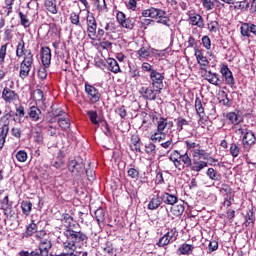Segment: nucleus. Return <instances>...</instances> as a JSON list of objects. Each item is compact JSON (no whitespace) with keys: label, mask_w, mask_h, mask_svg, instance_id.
<instances>
[{"label":"nucleus","mask_w":256,"mask_h":256,"mask_svg":"<svg viewBox=\"0 0 256 256\" xmlns=\"http://www.w3.org/2000/svg\"><path fill=\"white\" fill-rule=\"evenodd\" d=\"M106 63L108 65L109 71H111L112 73H121V68L119 67V63L117 62V60L113 58H108Z\"/></svg>","instance_id":"nucleus-25"},{"label":"nucleus","mask_w":256,"mask_h":256,"mask_svg":"<svg viewBox=\"0 0 256 256\" xmlns=\"http://www.w3.org/2000/svg\"><path fill=\"white\" fill-rule=\"evenodd\" d=\"M128 177H131V179H139V170L135 168H130L128 171Z\"/></svg>","instance_id":"nucleus-61"},{"label":"nucleus","mask_w":256,"mask_h":256,"mask_svg":"<svg viewBox=\"0 0 256 256\" xmlns=\"http://www.w3.org/2000/svg\"><path fill=\"white\" fill-rule=\"evenodd\" d=\"M241 135H244L242 138L243 149L249 153V151H251V147L256 143L255 133L246 129V131L241 130Z\"/></svg>","instance_id":"nucleus-5"},{"label":"nucleus","mask_w":256,"mask_h":256,"mask_svg":"<svg viewBox=\"0 0 256 256\" xmlns=\"http://www.w3.org/2000/svg\"><path fill=\"white\" fill-rule=\"evenodd\" d=\"M94 216L98 225H100V223H103V221H105V210H103V208H98L94 212Z\"/></svg>","instance_id":"nucleus-35"},{"label":"nucleus","mask_w":256,"mask_h":256,"mask_svg":"<svg viewBox=\"0 0 256 256\" xmlns=\"http://www.w3.org/2000/svg\"><path fill=\"white\" fill-rule=\"evenodd\" d=\"M193 156L200 157V158L202 157L203 159H207V152H205V150L196 149L193 152Z\"/></svg>","instance_id":"nucleus-63"},{"label":"nucleus","mask_w":256,"mask_h":256,"mask_svg":"<svg viewBox=\"0 0 256 256\" xmlns=\"http://www.w3.org/2000/svg\"><path fill=\"white\" fill-rule=\"evenodd\" d=\"M160 199L162 200L163 203L166 205H175L177 203L178 198L175 194H169L167 192H164L161 196Z\"/></svg>","instance_id":"nucleus-21"},{"label":"nucleus","mask_w":256,"mask_h":256,"mask_svg":"<svg viewBox=\"0 0 256 256\" xmlns=\"http://www.w3.org/2000/svg\"><path fill=\"white\" fill-rule=\"evenodd\" d=\"M51 247H53L51 239H42L40 240L38 249L31 252L22 250L19 252V256H49V251H51Z\"/></svg>","instance_id":"nucleus-3"},{"label":"nucleus","mask_w":256,"mask_h":256,"mask_svg":"<svg viewBox=\"0 0 256 256\" xmlns=\"http://www.w3.org/2000/svg\"><path fill=\"white\" fill-rule=\"evenodd\" d=\"M7 135H9V124H3L0 133V138L7 139Z\"/></svg>","instance_id":"nucleus-60"},{"label":"nucleus","mask_w":256,"mask_h":256,"mask_svg":"<svg viewBox=\"0 0 256 256\" xmlns=\"http://www.w3.org/2000/svg\"><path fill=\"white\" fill-rule=\"evenodd\" d=\"M0 208L4 211L5 215L9 216L13 213V202L9 201V195L0 200Z\"/></svg>","instance_id":"nucleus-14"},{"label":"nucleus","mask_w":256,"mask_h":256,"mask_svg":"<svg viewBox=\"0 0 256 256\" xmlns=\"http://www.w3.org/2000/svg\"><path fill=\"white\" fill-rule=\"evenodd\" d=\"M63 249H65V251H75L77 246H75V242H73L71 238H67V241L63 243Z\"/></svg>","instance_id":"nucleus-42"},{"label":"nucleus","mask_w":256,"mask_h":256,"mask_svg":"<svg viewBox=\"0 0 256 256\" xmlns=\"http://www.w3.org/2000/svg\"><path fill=\"white\" fill-rule=\"evenodd\" d=\"M240 148H239V144H231L230 146V155H232V157H239V153H240Z\"/></svg>","instance_id":"nucleus-53"},{"label":"nucleus","mask_w":256,"mask_h":256,"mask_svg":"<svg viewBox=\"0 0 256 256\" xmlns=\"http://www.w3.org/2000/svg\"><path fill=\"white\" fill-rule=\"evenodd\" d=\"M221 97L222 99L219 100L220 105H223L224 107H231V105H233V102L229 99L227 92L222 91Z\"/></svg>","instance_id":"nucleus-34"},{"label":"nucleus","mask_w":256,"mask_h":256,"mask_svg":"<svg viewBox=\"0 0 256 256\" xmlns=\"http://www.w3.org/2000/svg\"><path fill=\"white\" fill-rule=\"evenodd\" d=\"M115 113H117L121 119H125V117H127V110L125 109V106L116 108Z\"/></svg>","instance_id":"nucleus-59"},{"label":"nucleus","mask_w":256,"mask_h":256,"mask_svg":"<svg viewBox=\"0 0 256 256\" xmlns=\"http://www.w3.org/2000/svg\"><path fill=\"white\" fill-rule=\"evenodd\" d=\"M16 159L20 163H25V161H27V152H25V150H19L16 153Z\"/></svg>","instance_id":"nucleus-51"},{"label":"nucleus","mask_w":256,"mask_h":256,"mask_svg":"<svg viewBox=\"0 0 256 256\" xmlns=\"http://www.w3.org/2000/svg\"><path fill=\"white\" fill-rule=\"evenodd\" d=\"M44 5L49 13L57 15V0H45Z\"/></svg>","instance_id":"nucleus-28"},{"label":"nucleus","mask_w":256,"mask_h":256,"mask_svg":"<svg viewBox=\"0 0 256 256\" xmlns=\"http://www.w3.org/2000/svg\"><path fill=\"white\" fill-rule=\"evenodd\" d=\"M64 235L67 239H71L76 247H80L81 243L87 242V235L80 231L77 232L68 228L64 231Z\"/></svg>","instance_id":"nucleus-4"},{"label":"nucleus","mask_w":256,"mask_h":256,"mask_svg":"<svg viewBox=\"0 0 256 256\" xmlns=\"http://www.w3.org/2000/svg\"><path fill=\"white\" fill-rule=\"evenodd\" d=\"M208 30L210 31V33H217V31L219 30V22L211 21L210 23H208Z\"/></svg>","instance_id":"nucleus-56"},{"label":"nucleus","mask_w":256,"mask_h":256,"mask_svg":"<svg viewBox=\"0 0 256 256\" xmlns=\"http://www.w3.org/2000/svg\"><path fill=\"white\" fill-rule=\"evenodd\" d=\"M234 9L239 11H247V9H249V1L243 0V1L237 2V5L234 6Z\"/></svg>","instance_id":"nucleus-44"},{"label":"nucleus","mask_w":256,"mask_h":256,"mask_svg":"<svg viewBox=\"0 0 256 256\" xmlns=\"http://www.w3.org/2000/svg\"><path fill=\"white\" fill-rule=\"evenodd\" d=\"M130 148L136 153H141V138L138 136H132Z\"/></svg>","instance_id":"nucleus-27"},{"label":"nucleus","mask_w":256,"mask_h":256,"mask_svg":"<svg viewBox=\"0 0 256 256\" xmlns=\"http://www.w3.org/2000/svg\"><path fill=\"white\" fill-rule=\"evenodd\" d=\"M246 221L251 225V223H255V213H253V210H249L246 214Z\"/></svg>","instance_id":"nucleus-62"},{"label":"nucleus","mask_w":256,"mask_h":256,"mask_svg":"<svg viewBox=\"0 0 256 256\" xmlns=\"http://www.w3.org/2000/svg\"><path fill=\"white\" fill-rule=\"evenodd\" d=\"M219 249V242L217 240H211L208 244V252L213 253Z\"/></svg>","instance_id":"nucleus-54"},{"label":"nucleus","mask_w":256,"mask_h":256,"mask_svg":"<svg viewBox=\"0 0 256 256\" xmlns=\"http://www.w3.org/2000/svg\"><path fill=\"white\" fill-rule=\"evenodd\" d=\"M169 243H171V240L164 234L161 238H159L156 245L158 247H166V245H169Z\"/></svg>","instance_id":"nucleus-52"},{"label":"nucleus","mask_w":256,"mask_h":256,"mask_svg":"<svg viewBox=\"0 0 256 256\" xmlns=\"http://www.w3.org/2000/svg\"><path fill=\"white\" fill-rule=\"evenodd\" d=\"M9 44H4L0 48V65L5 63V57L7 56V47Z\"/></svg>","instance_id":"nucleus-48"},{"label":"nucleus","mask_w":256,"mask_h":256,"mask_svg":"<svg viewBox=\"0 0 256 256\" xmlns=\"http://www.w3.org/2000/svg\"><path fill=\"white\" fill-rule=\"evenodd\" d=\"M58 125L63 131H67L71 127V120L69 118H59Z\"/></svg>","instance_id":"nucleus-38"},{"label":"nucleus","mask_w":256,"mask_h":256,"mask_svg":"<svg viewBox=\"0 0 256 256\" xmlns=\"http://www.w3.org/2000/svg\"><path fill=\"white\" fill-rule=\"evenodd\" d=\"M41 61L43 67H49L51 65V48L47 46L41 48Z\"/></svg>","instance_id":"nucleus-16"},{"label":"nucleus","mask_w":256,"mask_h":256,"mask_svg":"<svg viewBox=\"0 0 256 256\" xmlns=\"http://www.w3.org/2000/svg\"><path fill=\"white\" fill-rule=\"evenodd\" d=\"M13 116H14L13 121L21 125L23 123V117H25V107L21 105L16 107V112L14 113Z\"/></svg>","instance_id":"nucleus-22"},{"label":"nucleus","mask_w":256,"mask_h":256,"mask_svg":"<svg viewBox=\"0 0 256 256\" xmlns=\"http://www.w3.org/2000/svg\"><path fill=\"white\" fill-rule=\"evenodd\" d=\"M167 129V118L160 117L157 122V131L158 133H163Z\"/></svg>","instance_id":"nucleus-40"},{"label":"nucleus","mask_w":256,"mask_h":256,"mask_svg":"<svg viewBox=\"0 0 256 256\" xmlns=\"http://www.w3.org/2000/svg\"><path fill=\"white\" fill-rule=\"evenodd\" d=\"M20 23L23 27L27 28L31 26V21L27 19V15L23 14V12H19Z\"/></svg>","instance_id":"nucleus-49"},{"label":"nucleus","mask_w":256,"mask_h":256,"mask_svg":"<svg viewBox=\"0 0 256 256\" xmlns=\"http://www.w3.org/2000/svg\"><path fill=\"white\" fill-rule=\"evenodd\" d=\"M165 137H166L165 133H163V132L159 133V131H157L150 136V139L153 142L158 141L159 143H161V141H163V139H165Z\"/></svg>","instance_id":"nucleus-46"},{"label":"nucleus","mask_w":256,"mask_h":256,"mask_svg":"<svg viewBox=\"0 0 256 256\" xmlns=\"http://www.w3.org/2000/svg\"><path fill=\"white\" fill-rule=\"evenodd\" d=\"M16 57H23V61L20 63V79H27L29 77V73H31V69H33V63L35 58H33V52L31 50H25V41L21 39L18 42L16 47Z\"/></svg>","instance_id":"nucleus-1"},{"label":"nucleus","mask_w":256,"mask_h":256,"mask_svg":"<svg viewBox=\"0 0 256 256\" xmlns=\"http://www.w3.org/2000/svg\"><path fill=\"white\" fill-rule=\"evenodd\" d=\"M215 0H202V5L206 11H211L215 7Z\"/></svg>","instance_id":"nucleus-50"},{"label":"nucleus","mask_w":256,"mask_h":256,"mask_svg":"<svg viewBox=\"0 0 256 256\" xmlns=\"http://www.w3.org/2000/svg\"><path fill=\"white\" fill-rule=\"evenodd\" d=\"M117 253V249L111 242H106L105 245L102 247V254L104 256H113Z\"/></svg>","instance_id":"nucleus-24"},{"label":"nucleus","mask_w":256,"mask_h":256,"mask_svg":"<svg viewBox=\"0 0 256 256\" xmlns=\"http://www.w3.org/2000/svg\"><path fill=\"white\" fill-rule=\"evenodd\" d=\"M70 21L72 25H81V22L79 21V15L77 13H72L70 15Z\"/></svg>","instance_id":"nucleus-64"},{"label":"nucleus","mask_w":256,"mask_h":256,"mask_svg":"<svg viewBox=\"0 0 256 256\" xmlns=\"http://www.w3.org/2000/svg\"><path fill=\"white\" fill-rule=\"evenodd\" d=\"M240 29L243 37H251V33L256 36V25L253 23H244Z\"/></svg>","instance_id":"nucleus-15"},{"label":"nucleus","mask_w":256,"mask_h":256,"mask_svg":"<svg viewBox=\"0 0 256 256\" xmlns=\"http://www.w3.org/2000/svg\"><path fill=\"white\" fill-rule=\"evenodd\" d=\"M137 20L135 18H127L121 24V27L124 29H129L130 31L135 27V23Z\"/></svg>","instance_id":"nucleus-37"},{"label":"nucleus","mask_w":256,"mask_h":256,"mask_svg":"<svg viewBox=\"0 0 256 256\" xmlns=\"http://www.w3.org/2000/svg\"><path fill=\"white\" fill-rule=\"evenodd\" d=\"M68 170L70 173H73V175H76V177H81L85 171V164H83V159L76 158L74 160H70L68 162Z\"/></svg>","instance_id":"nucleus-6"},{"label":"nucleus","mask_w":256,"mask_h":256,"mask_svg":"<svg viewBox=\"0 0 256 256\" xmlns=\"http://www.w3.org/2000/svg\"><path fill=\"white\" fill-rule=\"evenodd\" d=\"M97 11H99V13H107L108 9H107V3L105 2V0H92Z\"/></svg>","instance_id":"nucleus-31"},{"label":"nucleus","mask_w":256,"mask_h":256,"mask_svg":"<svg viewBox=\"0 0 256 256\" xmlns=\"http://www.w3.org/2000/svg\"><path fill=\"white\" fill-rule=\"evenodd\" d=\"M175 121H176L177 131H183V127L189 125V121H187L185 118H178V119H175Z\"/></svg>","instance_id":"nucleus-45"},{"label":"nucleus","mask_w":256,"mask_h":256,"mask_svg":"<svg viewBox=\"0 0 256 256\" xmlns=\"http://www.w3.org/2000/svg\"><path fill=\"white\" fill-rule=\"evenodd\" d=\"M13 29L14 26H7L4 29V41H11V39H13Z\"/></svg>","instance_id":"nucleus-43"},{"label":"nucleus","mask_w":256,"mask_h":256,"mask_svg":"<svg viewBox=\"0 0 256 256\" xmlns=\"http://www.w3.org/2000/svg\"><path fill=\"white\" fill-rule=\"evenodd\" d=\"M195 109L199 114V117H203L205 115V108H203V103L199 97L195 99Z\"/></svg>","instance_id":"nucleus-36"},{"label":"nucleus","mask_w":256,"mask_h":256,"mask_svg":"<svg viewBox=\"0 0 256 256\" xmlns=\"http://www.w3.org/2000/svg\"><path fill=\"white\" fill-rule=\"evenodd\" d=\"M169 159L172 161V163H174V166L176 167V169H179V171H181L182 169H185V165L181 163V159L173 158V157H169Z\"/></svg>","instance_id":"nucleus-57"},{"label":"nucleus","mask_w":256,"mask_h":256,"mask_svg":"<svg viewBox=\"0 0 256 256\" xmlns=\"http://www.w3.org/2000/svg\"><path fill=\"white\" fill-rule=\"evenodd\" d=\"M164 235L170 240L171 243H174V241H177V237H179V232L177 231V228H173Z\"/></svg>","instance_id":"nucleus-39"},{"label":"nucleus","mask_w":256,"mask_h":256,"mask_svg":"<svg viewBox=\"0 0 256 256\" xmlns=\"http://www.w3.org/2000/svg\"><path fill=\"white\" fill-rule=\"evenodd\" d=\"M141 17H148L149 19H158L157 23L171 27V19L167 16V12L163 9L150 7L141 13Z\"/></svg>","instance_id":"nucleus-2"},{"label":"nucleus","mask_w":256,"mask_h":256,"mask_svg":"<svg viewBox=\"0 0 256 256\" xmlns=\"http://www.w3.org/2000/svg\"><path fill=\"white\" fill-rule=\"evenodd\" d=\"M193 251H195V245L187 242L181 244L177 249L178 255H193Z\"/></svg>","instance_id":"nucleus-18"},{"label":"nucleus","mask_w":256,"mask_h":256,"mask_svg":"<svg viewBox=\"0 0 256 256\" xmlns=\"http://www.w3.org/2000/svg\"><path fill=\"white\" fill-rule=\"evenodd\" d=\"M13 115V111L10 110L9 112H7L4 116L1 117L2 123H4V125H9V120L11 119V117H14Z\"/></svg>","instance_id":"nucleus-58"},{"label":"nucleus","mask_w":256,"mask_h":256,"mask_svg":"<svg viewBox=\"0 0 256 256\" xmlns=\"http://www.w3.org/2000/svg\"><path fill=\"white\" fill-rule=\"evenodd\" d=\"M28 117H30L31 121H41L43 114L41 113V109L37 106H31L28 110Z\"/></svg>","instance_id":"nucleus-19"},{"label":"nucleus","mask_w":256,"mask_h":256,"mask_svg":"<svg viewBox=\"0 0 256 256\" xmlns=\"http://www.w3.org/2000/svg\"><path fill=\"white\" fill-rule=\"evenodd\" d=\"M208 165H209V163H207L205 161L194 160L189 169H190V171L199 173V171H203V169H205V167H207Z\"/></svg>","instance_id":"nucleus-23"},{"label":"nucleus","mask_w":256,"mask_h":256,"mask_svg":"<svg viewBox=\"0 0 256 256\" xmlns=\"http://www.w3.org/2000/svg\"><path fill=\"white\" fill-rule=\"evenodd\" d=\"M87 33L89 39H93V36L97 35V20L93 14H88L86 18Z\"/></svg>","instance_id":"nucleus-9"},{"label":"nucleus","mask_w":256,"mask_h":256,"mask_svg":"<svg viewBox=\"0 0 256 256\" xmlns=\"http://www.w3.org/2000/svg\"><path fill=\"white\" fill-rule=\"evenodd\" d=\"M195 57L201 66V70L207 71L206 67H209V60L203 55V52L199 49H195Z\"/></svg>","instance_id":"nucleus-17"},{"label":"nucleus","mask_w":256,"mask_h":256,"mask_svg":"<svg viewBox=\"0 0 256 256\" xmlns=\"http://www.w3.org/2000/svg\"><path fill=\"white\" fill-rule=\"evenodd\" d=\"M205 77L208 83L211 85H216V87H219L221 84V79H219V74L213 73L211 71H205Z\"/></svg>","instance_id":"nucleus-20"},{"label":"nucleus","mask_w":256,"mask_h":256,"mask_svg":"<svg viewBox=\"0 0 256 256\" xmlns=\"http://www.w3.org/2000/svg\"><path fill=\"white\" fill-rule=\"evenodd\" d=\"M2 99L5 103H13V101H17V99H19V95L15 93V90L5 87L2 91Z\"/></svg>","instance_id":"nucleus-12"},{"label":"nucleus","mask_w":256,"mask_h":256,"mask_svg":"<svg viewBox=\"0 0 256 256\" xmlns=\"http://www.w3.org/2000/svg\"><path fill=\"white\" fill-rule=\"evenodd\" d=\"M206 175L211 181H221V174L213 168H208L206 171Z\"/></svg>","instance_id":"nucleus-30"},{"label":"nucleus","mask_w":256,"mask_h":256,"mask_svg":"<svg viewBox=\"0 0 256 256\" xmlns=\"http://www.w3.org/2000/svg\"><path fill=\"white\" fill-rule=\"evenodd\" d=\"M226 118L232 123V125H239L241 121H243V118L239 113L236 112H230L226 115Z\"/></svg>","instance_id":"nucleus-26"},{"label":"nucleus","mask_w":256,"mask_h":256,"mask_svg":"<svg viewBox=\"0 0 256 256\" xmlns=\"http://www.w3.org/2000/svg\"><path fill=\"white\" fill-rule=\"evenodd\" d=\"M187 15L191 25L199 27V29H203V27H205V22L203 21L202 15L191 11L187 12Z\"/></svg>","instance_id":"nucleus-11"},{"label":"nucleus","mask_w":256,"mask_h":256,"mask_svg":"<svg viewBox=\"0 0 256 256\" xmlns=\"http://www.w3.org/2000/svg\"><path fill=\"white\" fill-rule=\"evenodd\" d=\"M180 163H182V165H184V168L187 167V169H190V167L193 163V160H191V157H189V154L187 152H185L180 157Z\"/></svg>","instance_id":"nucleus-32"},{"label":"nucleus","mask_w":256,"mask_h":256,"mask_svg":"<svg viewBox=\"0 0 256 256\" xmlns=\"http://www.w3.org/2000/svg\"><path fill=\"white\" fill-rule=\"evenodd\" d=\"M140 95H142V97L148 101H155V99H157V93H159L157 91V88H155V90L149 88V87H142L139 90Z\"/></svg>","instance_id":"nucleus-13"},{"label":"nucleus","mask_w":256,"mask_h":256,"mask_svg":"<svg viewBox=\"0 0 256 256\" xmlns=\"http://www.w3.org/2000/svg\"><path fill=\"white\" fill-rule=\"evenodd\" d=\"M151 85L158 93L163 91V81H165V76L159 73L157 70L152 71L150 74Z\"/></svg>","instance_id":"nucleus-7"},{"label":"nucleus","mask_w":256,"mask_h":256,"mask_svg":"<svg viewBox=\"0 0 256 256\" xmlns=\"http://www.w3.org/2000/svg\"><path fill=\"white\" fill-rule=\"evenodd\" d=\"M85 93L88 95V99L91 103L95 104L101 101V94L95 86L85 84Z\"/></svg>","instance_id":"nucleus-8"},{"label":"nucleus","mask_w":256,"mask_h":256,"mask_svg":"<svg viewBox=\"0 0 256 256\" xmlns=\"http://www.w3.org/2000/svg\"><path fill=\"white\" fill-rule=\"evenodd\" d=\"M145 152L147 155H155L157 153V146L153 142H148L145 144Z\"/></svg>","instance_id":"nucleus-41"},{"label":"nucleus","mask_w":256,"mask_h":256,"mask_svg":"<svg viewBox=\"0 0 256 256\" xmlns=\"http://www.w3.org/2000/svg\"><path fill=\"white\" fill-rule=\"evenodd\" d=\"M21 208L24 215H30L31 209H33V203H31L29 200H24L21 203Z\"/></svg>","instance_id":"nucleus-33"},{"label":"nucleus","mask_w":256,"mask_h":256,"mask_svg":"<svg viewBox=\"0 0 256 256\" xmlns=\"http://www.w3.org/2000/svg\"><path fill=\"white\" fill-rule=\"evenodd\" d=\"M161 203H162L161 196L153 197L148 203V209L150 211H155V209H159V207H161Z\"/></svg>","instance_id":"nucleus-29"},{"label":"nucleus","mask_w":256,"mask_h":256,"mask_svg":"<svg viewBox=\"0 0 256 256\" xmlns=\"http://www.w3.org/2000/svg\"><path fill=\"white\" fill-rule=\"evenodd\" d=\"M87 115L93 125H99V121H97V111L90 110L87 112Z\"/></svg>","instance_id":"nucleus-47"},{"label":"nucleus","mask_w":256,"mask_h":256,"mask_svg":"<svg viewBox=\"0 0 256 256\" xmlns=\"http://www.w3.org/2000/svg\"><path fill=\"white\" fill-rule=\"evenodd\" d=\"M34 233H37V225H29L26 228L25 231V237H31V235H34Z\"/></svg>","instance_id":"nucleus-55"},{"label":"nucleus","mask_w":256,"mask_h":256,"mask_svg":"<svg viewBox=\"0 0 256 256\" xmlns=\"http://www.w3.org/2000/svg\"><path fill=\"white\" fill-rule=\"evenodd\" d=\"M220 73L226 82V85H229V87H233L235 85V78L233 77V72L229 69V66L222 65L220 69Z\"/></svg>","instance_id":"nucleus-10"}]
</instances>
